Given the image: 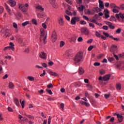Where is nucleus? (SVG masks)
<instances>
[{"label": "nucleus", "mask_w": 124, "mask_h": 124, "mask_svg": "<svg viewBox=\"0 0 124 124\" xmlns=\"http://www.w3.org/2000/svg\"><path fill=\"white\" fill-rule=\"evenodd\" d=\"M84 53L82 51L78 52L73 58L75 65L79 64L80 62H84Z\"/></svg>", "instance_id": "1"}, {"label": "nucleus", "mask_w": 124, "mask_h": 124, "mask_svg": "<svg viewBox=\"0 0 124 124\" xmlns=\"http://www.w3.org/2000/svg\"><path fill=\"white\" fill-rule=\"evenodd\" d=\"M28 7H29V3L19 4L18 8L20 10H21L22 12H27L28 11Z\"/></svg>", "instance_id": "2"}, {"label": "nucleus", "mask_w": 124, "mask_h": 124, "mask_svg": "<svg viewBox=\"0 0 124 124\" xmlns=\"http://www.w3.org/2000/svg\"><path fill=\"white\" fill-rule=\"evenodd\" d=\"M110 77H111V75H106L103 78L102 77H99L98 78V80L99 81H109V80L110 79Z\"/></svg>", "instance_id": "3"}, {"label": "nucleus", "mask_w": 124, "mask_h": 124, "mask_svg": "<svg viewBox=\"0 0 124 124\" xmlns=\"http://www.w3.org/2000/svg\"><path fill=\"white\" fill-rule=\"evenodd\" d=\"M58 39L57 32L55 31H53L51 34V40L52 42H56V40Z\"/></svg>", "instance_id": "4"}, {"label": "nucleus", "mask_w": 124, "mask_h": 124, "mask_svg": "<svg viewBox=\"0 0 124 124\" xmlns=\"http://www.w3.org/2000/svg\"><path fill=\"white\" fill-rule=\"evenodd\" d=\"M80 18L78 17H74L72 18L71 20V25H76V22H79Z\"/></svg>", "instance_id": "5"}, {"label": "nucleus", "mask_w": 124, "mask_h": 124, "mask_svg": "<svg viewBox=\"0 0 124 124\" xmlns=\"http://www.w3.org/2000/svg\"><path fill=\"white\" fill-rule=\"evenodd\" d=\"M115 16L117 18V19H120V17L122 19V23H124V14L120 13L119 14H116L115 15Z\"/></svg>", "instance_id": "6"}, {"label": "nucleus", "mask_w": 124, "mask_h": 124, "mask_svg": "<svg viewBox=\"0 0 124 124\" xmlns=\"http://www.w3.org/2000/svg\"><path fill=\"white\" fill-rule=\"evenodd\" d=\"M80 31L81 33H82V34H83L84 33V34H86L87 35H88V34L90 33V31H89L88 29H87V28L86 27H82L80 30Z\"/></svg>", "instance_id": "7"}, {"label": "nucleus", "mask_w": 124, "mask_h": 124, "mask_svg": "<svg viewBox=\"0 0 124 124\" xmlns=\"http://www.w3.org/2000/svg\"><path fill=\"white\" fill-rule=\"evenodd\" d=\"M118 50V46H117V45H112L109 51L110 52H111V53H115V52H116V51H117Z\"/></svg>", "instance_id": "8"}, {"label": "nucleus", "mask_w": 124, "mask_h": 124, "mask_svg": "<svg viewBox=\"0 0 124 124\" xmlns=\"http://www.w3.org/2000/svg\"><path fill=\"white\" fill-rule=\"evenodd\" d=\"M39 56L41 59H43V60H47V54L46 53L44 52V51L41 52L39 54Z\"/></svg>", "instance_id": "9"}, {"label": "nucleus", "mask_w": 124, "mask_h": 124, "mask_svg": "<svg viewBox=\"0 0 124 124\" xmlns=\"http://www.w3.org/2000/svg\"><path fill=\"white\" fill-rule=\"evenodd\" d=\"M58 23L60 26H61L62 27L64 25V21H63V17H60L58 18Z\"/></svg>", "instance_id": "10"}, {"label": "nucleus", "mask_w": 124, "mask_h": 124, "mask_svg": "<svg viewBox=\"0 0 124 124\" xmlns=\"http://www.w3.org/2000/svg\"><path fill=\"white\" fill-rule=\"evenodd\" d=\"M40 40L41 42L43 41L44 44H46L47 43V34L44 37H40Z\"/></svg>", "instance_id": "11"}, {"label": "nucleus", "mask_w": 124, "mask_h": 124, "mask_svg": "<svg viewBox=\"0 0 124 124\" xmlns=\"http://www.w3.org/2000/svg\"><path fill=\"white\" fill-rule=\"evenodd\" d=\"M106 25H108V26L109 29H111V30H114L115 29V26L113 25V24L109 21H106Z\"/></svg>", "instance_id": "12"}, {"label": "nucleus", "mask_w": 124, "mask_h": 124, "mask_svg": "<svg viewBox=\"0 0 124 124\" xmlns=\"http://www.w3.org/2000/svg\"><path fill=\"white\" fill-rule=\"evenodd\" d=\"M9 45L10 46H7L8 49H9V50H12V51H14V50H15V48L14 47V44L11 42L10 43Z\"/></svg>", "instance_id": "13"}, {"label": "nucleus", "mask_w": 124, "mask_h": 124, "mask_svg": "<svg viewBox=\"0 0 124 124\" xmlns=\"http://www.w3.org/2000/svg\"><path fill=\"white\" fill-rule=\"evenodd\" d=\"M99 7L101 8V9H104V5L101 0H99Z\"/></svg>", "instance_id": "14"}, {"label": "nucleus", "mask_w": 124, "mask_h": 124, "mask_svg": "<svg viewBox=\"0 0 124 124\" xmlns=\"http://www.w3.org/2000/svg\"><path fill=\"white\" fill-rule=\"evenodd\" d=\"M41 35L40 37H44V36H46L45 34V30L44 29H41L40 30Z\"/></svg>", "instance_id": "15"}, {"label": "nucleus", "mask_w": 124, "mask_h": 124, "mask_svg": "<svg viewBox=\"0 0 124 124\" xmlns=\"http://www.w3.org/2000/svg\"><path fill=\"white\" fill-rule=\"evenodd\" d=\"M5 4V6L6 8V10L7 11L8 13H9V14L10 15H11V10H10V8H9V7H8V5H7V4H6V3H4Z\"/></svg>", "instance_id": "16"}, {"label": "nucleus", "mask_w": 124, "mask_h": 124, "mask_svg": "<svg viewBox=\"0 0 124 124\" xmlns=\"http://www.w3.org/2000/svg\"><path fill=\"white\" fill-rule=\"evenodd\" d=\"M116 68L117 69H124V64H118L116 65Z\"/></svg>", "instance_id": "17"}, {"label": "nucleus", "mask_w": 124, "mask_h": 124, "mask_svg": "<svg viewBox=\"0 0 124 124\" xmlns=\"http://www.w3.org/2000/svg\"><path fill=\"white\" fill-rule=\"evenodd\" d=\"M117 118H118V121L119 123H122V122H123V120H124V117L122 115H120V114H118Z\"/></svg>", "instance_id": "18"}, {"label": "nucleus", "mask_w": 124, "mask_h": 124, "mask_svg": "<svg viewBox=\"0 0 124 124\" xmlns=\"http://www.w3.org/2000/svg\"><path fill=\"white\" fill-rule=\"evenodd\" d=\"M78 73L79 75H82V74H84L85 73V70L81 67L79 68L78 69Z\"/></svg>", "instance_id": "19"}, {"label": "nucleus", "mask_w": 124, "mask_h": 124, "mask_svg": "<svg viewBox=\"0 0 124 124\" xmlns=\"http://www.w3.org/2000/svg\"><path fill=\"white\" fill-rule=\"evenodd\" d=\"M9 2L11 4V6L12 7H14V6H15L16 5V2L15 1L13 0H9Z\"/></svg>", "instance_id": "20"}, {"label": "nucleus", "mask_w": 124, "mask_h": 124, "mask_svg": "<svg viewBox=\"0 0 124 124\" xmlns=\"http://www.w3.org/2000/svg\"><path fill=\"white\" fill-rule=\"evenodd\" d=\"M5 34H4V36H5V37H7L10 36V35H11V34L9 33V31L8 30V29H6L5 31Z\"/></svg>", "instance_id": "21"}, {"label": "nucleus", "mask_w": 124, "mask_h": 124, "mask_svg": "<svg viewBox=\"0 0 124 124\" xmlns=\"http://www.w3.org/2000/svg\"><path fill=\"white\" fill-rule=\"evenodd\" d=\"M14 102L16 106H20V102H19V100L16 98H14Z\"/></svg>", "instance_id": "22"}, {"label": "nucleus", "mask_w": 124, "mask_h": 124, "mask_svg": "<svg viewBox=\"0 0 124 124\" xmlns=\"http://www.w3.org/2000/svg\"><path fill=\"white\" fill-rule=\"evenodd\" d=\"M50 75H51V76H55V77H57L58 76H59V74L56 73V72H53L52 71H50L49 72Z\"/></svg>", "instance_id": "23"}, {"label": "nucleus", "mask_w": 124, "mask_h": 124, "mask_svg": "<svg viewBox=\"0 0 124 124\" xmlns=\"http://www.w3.org/2000/svg\"><path fill=\"white\" fill-rule=\"evenodd\" d=\"M85 8H86L85 6L81 5L80 7H79L78 8V9L79 11H80V12H82V11H84V9H85Z\"/></svg>", "instance_id": "24"}, {"label": "nucleus", "mask_w": 124, "mask_h": 124, "mask_svg": "<svg viewBox=\"0 0 124 124\" xmlns=\"http://www.w3.org/2000/svg\"><path fill=\"white\" fill-rule=\"evenodd\" d=\"M36 9H38L40 10V11L43 12L44 11V8H42V7L40 5L37 6L36 7Z\"/></svg>", "instance_id": "25"}, {"label": "nucleus", "mask_w": 124, "mask_h": 124, "mask_svg": "<svg viewBox=\"0 0 124 124\" xmlns=\"http://www.w3.org/2000/svg\"><path fill=\"white\" fill-rule=\"evenodd\" d=\"M110 6L111 8H118V6L114 3H110Z\"/></svg>", "instance_id": "26"}, {"label": "nucleus", "mask_w": 124, "mask_h": 124, "mask_svg": "<svg viewBox=\"0 0 124 124\" xmlns=\"http://www.w3.org/2000/svg\"><path fill=\"white\" fill-rule=\"evenodd\" d=\"M72 50H69L66 51V54L67 56H71L72 55Z\"/></svg>", "instance_id": "27"}, {"label": "nucleus", "mask_w": 124, "mask_h": 124, "mask_svg": "<svg viewBox=\"0 0 124 124\" xmlns=\"http://www.w3.org/2000/svg\"><path fill=\"white\" fill-rule=\"evenodd\" d=\"M9 87L10 89H14V84L12 82L9 83Z\"/></svg>", "instance_id": "28"}, {"label": "nucleus", "mask_w": 124, "mask_h": 124, "mask_svg": "<svg viewBox=\"0 0 124 124\" xmlns=\"http://www.w3.org/2000/svg\"><path fill=\"white\" fill-rule=\"evenodd\" d=\"M108 60L109 62H114L115 61V59L113 57H108Z\"/></svg>", "instance_id": "29"}, {"label": "nucleus", "mask_w": 124, "mask_h": 124, "mask_svg": "<svg viewBox=\"0 0 124 124\" xmlns=\"http://www.w3.org/2000/svg\"><path fill=\"white\" fill-rule=\"evenodd\" d=\"M44 13L40 14L38 13L37 14V16L38 17V18H43V16H44Z\"/></svg>", "instance_id": "30"}, {"label": "nucleus", "mask_w": 124, "mask_h": 124, "mask_svg": "<svg viewBox=\"0 0 124 124\" xmlns=\"http://www.w3.org/2000/svg\"><path fill=\"white\" fill-rule=\"evenodd\" d=\"M27 79H28L29 81H34V78H33V77L29 76L27 77Z\"/></svg>", "instance_id": "31"}, {"label": "nucleus", "mask_w": 124, "mask_h": 124, "mask_svg": "<svg viewBox=\"0 0 124 124\" xmlns=\"http://www.w3.org/2000/svg\"><path fill=\"white\" fill-rule=\"evenodd\" d=\"M30 22L29 21H26L22 24V27H26L27 25H29Z\"/></svg>", "instance_id": "32"}, {"label": "nucleus", "mask_w": 124, "mask_h": 124, "mask_svg": "<svg viewBox=\"0 0 124 124\" xmlns=\"http://www.w3.org/2000/svg\"><path fill=\"white\" fill-rule=\"evenodd\" d=\"M25 115L26 116V117H28L29 119H31V120H34V117L31 115H27L26 114H25Z\"/></svg>", "instance_id": "33"}, {"label": "nucleus", "mask_w": 124, "mask_h": 124, "mask_svg": "<svg viewBox=\"0 0 124 124\" xmlns=\"http://www.w3.org/2000/svg\"><path fill=\"white\" fill-rule=\"evenodd\" d=\"M116 89H117V90H121V84H117L116 86Z\"/></svg>", "instance_id": "34"}, {"label": "nucleus", "mask_w": 124, "mask_h": 124, "mask_svg": "<svg viewBox=\"0 0 124 124\" xmlns=\"http://www.w3.org/2000/svg\"><path fill=\"white\" fill-rule=\"evenodd\" d=\"M117 8L118 9H121V10H124V4H122L120 5V7H118Z\"/></svg>", "instance_id": "35"}, {"label": "nucleus", "mask_w": 124, "mask_h": 124, "mask_svg": "<svg viewBox=\"0 0 124 124\" xmlns=\"http://www.w3.org/2000/svg\"><path fill=\"white\" fill-rule=\"evenodd\" d=\"M47 89H52V88H54V86L51 83H49L48 85H47Z\"/></svg>", "instance_id": "36"}, {"label": "nucleus", "mask_w": 124, "mask_h": 124, "mask_svg": "<svg viewBox=\"0 0 124 124\" xmlns=\"http://www.w3.org/2000/svg\"><path fill=\"white\" fill-rule=\"evenodd\" d=\"M99 72L101 75H104V74H105V71L103 69L100 70Z\"/></svg>", "instance_id": "37"}, {"label": "nucleus", "mask_w": 124, "mask_h": 124, "mask_svg": "<svg viewBox=\"0 0 124 124\" xmlns=\"http://www.w3.org/2000/svg\"><path fill=\"white\" fill-rule=\"evenodd\" d=\"M84 95L86 96V97H87L88 98H90V94H89V93L88 92H85Z\"/></svg>", "instance_id": "38"}, {"label": "nucleus", "mask_w": 124, "mask_h": 124, "mask_svg": "<svg viewBox=\"0 0 124 124\" xmlns=\"http://www.w3.org/2000/svg\"><path fill=\"white\" fill-rule=\"evenodd\" d=\"M46 93H49V94H52L53 93V92H52V91L51 90L46 89Z\"/></svg>", "instance_id": "39"}, {"label": "nucleus", "mask_w": 124, "mask_h": 124, "mask_svg": "<svg viewBox=\"0 0 124 124\" xmlns=\"http://www.w3.org/2000/svg\"><path fill=\"white\" fill-rule=\"evenodd\" d=\"M89 27H90V28H93V29H94L95 28L94 24L92 23H89Z\"/></svg>", "instance_id": "40"}, {"label": "nucleus", "mask_w": 124, "mask_h": 124, "mask_svg": "<svg viewBox=\"0 0 124 124\" xmlns=\"http://www.w3.org/2000/svg\"><path fill=\"white\" fill-rule=\"evenodd\" d=\"M48 64L49 66H52V65H54V62H52V61H49L48 62Z\"/></svg>", "instance_id": "41"}, {"label": "nucleus", "mask_w": 124, "mask_h": 124, "mask_svg": "<svg viewBox=\"0 0 124 124\" xmlns=\"http://www.w3.org/2000/svg\"><path fill=\"white\" fill-rule=\"evenodd\" d=\"M4 10V9L3 7L0 6V14H1V13H3V11Z\"/></svg>", "instance_id": "42"}, {"label": "nucleus", "mask_w": 124, "mask_h": 124, "mask_svg": "<svg viewBox=\"0 0 124 124\" xmlns=\"http://www.w3.org/2000/svg\"><path fill=\"white\" fill-rule=\"evenodd\" d=\"M112 12H113V13H118L119 10H117V9H116V8H114L112 10Z\"/></svg>", "instance_id": "43"}, {"label": "nucleus", "mask_w": 124, "mask_h": 124, "mask_svg": "<svg viewBox=\"0 0 124 124\" xmlns=\"http://www.w3.org/2000/svg\"><path fill=\"white\" fill-rule=\"evenodd\" d=\"M95 35L97 37H101V35L97 31H96Z\"/></svg>", "instance_id": "44"}, {"label": "nucleus", "mask_w": 124, "mask_h": 124, "mask_svg": "<svg viewBox=\"0 0 124 124\" xmlns=\"http://www.w3.org/2000/svg\"><path fill=\"white\" fill-rule=\"evenodd\" d=\"M110 94H105V98L107 99L108 98H109L110 97Z\"/></svg>", "instance_id": "45"}, {"label": "nucleus", "mask_w": 124, "mask_h": 124, "mask_svg": "<svg viewBox=\"0 0 124 124\" xmlns=\"http://www.w3.org/2000/svg\"><path fill=\"white\" fill-rule=\"evenodd\" d=\"M78 42H82L83 41V38L82 37H79L78 39Z\"/></svg>", "instance_id": "46"}, {"label": "nucleus", "mask_w": 124, "mask_h": 124, "mask_svg": "<svg viewBox=\"0 0 124 124\" xmlns=\"http://www.w3.org/2000/svg\"><path fill=\"white\" fill-rule=\"evenodd\" d=\"M113 57H114L116 61H119V57L118 56V55L115 54V53H113Z\"/></svg>", "instance_id": "47"}, {"label": "nucleus", "mask_w": 124, "mask_h": 124, "mask_svg": "<svg viewBox=\"0 0 124 124\" xmlns=\"http://www.w3.org/2000/svg\"><path fill=\"white\" fill-rule=\"evenodd\" d=\"M121 31H122V29L121 28H119L116 30V33H121Z\"/></svg>", "instance_id": "48"}, {"label": "nucleus", "mask_w": 124, "mask_h": 124, "mask_svg": "<svg viewBox=\"0 0 124 124\" xmlns=\"http://www.w3.org/2000/svg\"><path fill=\"white\" fill-rule=\"evenodd\" d=\"M74 86L76 87V88H77L78 87H81V85H80L79 84V83H77V82H76L74 83Z\"/></svg>", "instance_id": "49"}, {"label": "nucleus", "mask_w": 124, "mask_h": 124, "mask_svg": "<svg viewBox=\"0 0 124 124\" xmlns=\"http://www.w3.org/2000/svg\"><path fill=\"white\" fill-rule=\"evenodd\" d=\"M105 17L106 19H108L110 17V15H109V14L105 13Z\"/></svg>", "instance_id": "50"}, {"label": "nucleus", "mask_w": 124, "mask_h": 124, "mask_svg": "<svg viewBox=\"0 0 124 124\" xmlns=\"http://www.w3.org/2000/svg\"><path fill=\"white\" fill-rule=\"evenodd\" d=\"M64 42L62 41L61 42H60V47H63V46H64Z\"/></svg>", "instance_id": "51"}, {"label": "nucleus", "mask_w": 124, "mask_h": 124, "mask_svg": "<svg viewBox=\"0 0 124 124\" xmlns=\"http://www.w3.org/2000/svg\"><path fill=\"white\" fill-rule=\"evenodd\" d=\"M22 108H25V100L22 101L21 103H20Z\"/></svg>", "instance_id": "52"}, {"label": "nucleus", "mask_w": 124, "mask_h": 124, "mask_svg": "<svg viewBox=\"0 0 124 124\" xmlns=\"http://www.w3.org/2000/svg\"><path fill=\"white\" fill-rule=\"evenodd\" d=\"M103 57H104V54H100V55H99L98 56L97 58H98V59H101V58H103Z\"/></svg>", "instance_id": "53"}, {"label": "nucleus", "mask_w": 124, "mask_h": 124, "mask_svg": "<svg viewBox=\"0 0 124 124\" xmlns=\"http://www.w3.org/2000/svg\"><path fill=\"white\" fill-rule=\"evenodd\" d=\"M32 23L34 25H37V22L36 20L34 19L32 20Z\"/></svg>", "instance_id": "54"}, {"label": "nucleus", "mask_w": 124, "mask_h": 124, "mask_svg": "<svg viewBox=\"0 0 124 124\" xmlns=\"http://www.w3.org/2000/svg\"><path fill=\"white\" fill-rule=\"evenodd\" d=\"M103 34H104L106 37H109V33L108 32H103Z\"/></svg>", "instance_id": "55"}, {"label": "nucleus", "mask_w": 124, "mask_h": 124, "mask_svg": "<svg viewBox=\"0 0 124 124\" xmlns=\"http://www.w3.org/2000/svg\"><path fill=\"white\" fill-rule=\"evenodd\" d=\"M60 107H61V108H62V110H63V109L64 108V104L61 103L60 105Z\"/></svg>", "instance_id": "56"}, {"label": "nucleus", "mask_w": 124, "mask_h": 124, "mask_svg": "<svg viewBox=\"0 0 124 124\" xmlns=\"http://www.w3.org/2000/svg\"><path fill=\"white\" fill-rule=\"evenodd\" d=\"M93 65L94 66H99V65H100V63L96 62L94 63Z\"/></svg>", "instance_id": "57"}, {"label": "nucleus", "mask_w": 124, "mask_h": 124, "mask_svg": "<svg viewBox=\"0 0 124 124\" xmlns=\"http://www.w3.org/2000/svg\"><path fill=\"white\" fill-rule=\"evenodd\" d=\"M80 24L81 25H86V24H87V22L86 21H85L84 20H82L80 21Z\"/></svg>", "instance_id": "58"}, {"label": "nucleus", "mask_w": 124, "mask_h": 124, "mask_svg": "<svg viewBox=\"0 0 124 124\" xmlns=\"http://www.w3.org/2000/svg\"><path fill=\"white\" fill-rule=\"evenodd\" d=\"M65 13H66V14H67V15L72 16V13L68 11V10H66Z\"/></svg>", "instance_id": "59"}, {"label": "nucleus", "mask_w": 124, "mask_h": 124, "mask_svg": "<svg viewBox=\"0 0 124 124\" xmlns=\"http://www.w3.org/2000/svg\"><path fill=\"white\" fill-rule=\"evenodd\" d=\"M95 10L96 11V12H100V11H101V9L97 7L95 8Z\"/></svg>", "instance_id": "60"}, {"label": "nucleus", "mask_w": 124, "mask_h": 124, "mask_svg": "<svg viewBox=\"0 0 124 124\" xmlns=\"http://www.w3.org/2000/svg\"><path fill=\"white\" fill-rule=\"evenodd\" d=\"M90 21L92 23H94V24H96V23H97V22H96V20L95 19H90Z\"/></svg>", "instance_id": "61"}, {"label": "nucleus", "mask_w": 124, "mask_h": 124, "mask_svg": "<svg viewBox=\"0 0 124 124\" xmlns=\"http://www.w3.org/2000/svg\"><path fill=\"white\" fill-rule=\"evenodd\" d=\"M93 46H91L88 47V51H92V50H93Z\"/></svg>", "instance_id": "62"}, {"label": "nucleus", "mask_w": 124, "mask_h": 124, "mask_svg": "<svg viewBox=\"0 0 124 124\" xmlns=\"http://www.w3.org/2000/svg\"><path fill=\"white\" fill-rule=\"evenodd\" d=\"M8 110L9 111V112H13V109L9 107H8Z\"/></svg>", "instance_id": "63"}, {"label": "nucleus", "mask_w": 124, "mask_h": 124, "mask_svg": "<svg viewBox=\"0 0 124 124\" xmlns=\"http://www.w3.org/2000/svg\"><path fill=\"white\" fill-rule=\"evenodd\" d=\"M42 66H43V67H45V68H47V64H46V63H42Z\"/></svg>", "instance_id": "64"}]
</instances>
